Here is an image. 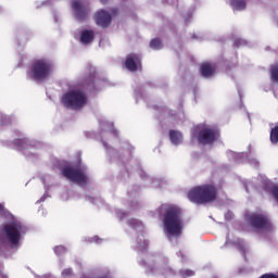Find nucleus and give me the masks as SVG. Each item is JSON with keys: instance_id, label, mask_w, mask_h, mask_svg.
<instances>
[{"instance_id": "cd10ccee", "label": "nucleus", "mask_w": 278, "mask_h": 278, "mask_svg": "<svg viewBox=\"0 0 278 278\" xmlns=\"http://www.w3.org/2000/svg\"><path fill=\"white\" fill-rule=\"evenodd\" d=\"M250 164H252L255 167L260 166V162L255 159L250 160Z\"/></svg>"}, {"instance_id": "39448f33", "label": "nucleus", "mask_w": 278, "mask_h": 278, "mask_svg": "<svg viewBox=\"0 0 278 278\" xmlns=\"http://www.w3.org/2000/svg\"><path fill=\"white\" fill-rule=\"evenodd\" d=\"M61 103L70 110H79L88 103V97L81 89H70L62 96Z\"/></svg>"}, {"instance_id": "aec40b11", "label": "nucleus", "mask_w": 278, "mask_h": 278, "mask_svg": "<svg viewBox=\"0 0 278 278\" xmlns=\"http://www.w3.org/2000/svg\"><path fill=\"white\" fill-rule=\"evenodd\" d=\"M178 275L181 278H190L194 277L195 273L192 269H181Z\"/></svg>"}, {"instance_id": "72a5a7b5", "label": "nucleus", "mask_w": 278, "mask_h": 278, "mask_svg": "<svg viewBox=\"0 0 278 278\" xmlns=\"http://www.w3.org/2000/svg\"><path fill=\"white\" fill-rule=\"evenodd\" d=\"M63 200L66 201V198L63 197Z\"/></svg>"}, {"instance_id": "2f4dec72", "label": "nucleus", "mask_w": 278, "mask_h": 278, "mask_svg": "<svg viewBox=\"0 0 278 278\" xmlns=\"http://www.w3.org/2000/svg\"><path fill=\"white\" fill-rule=\"evenodd\" d=\"M0 278H8V275H5L2 271H0Z\"/></svg>"}, {"instance_id": "393cba45", "label": "nucleus", "mask_w": 278, "mask_h": 278, "mask_svg": "<svg viewBox=\"0 0 278 278\" xmlns=\"http://www.w3.org/2000/svg\"><path fill=\"white\" fill-rule=\"evenodd\" d=\"M55 255H63V253H66V248L64 245H59L54 248Z\"/></svg>"}, {"instance_id": "ddd939ff", "label": "nucleus", "mask_w": 278, "mask_h": 278, "mask_svg": "<svg viewBox=\"0 0 278 278\" xmlns=\"http://www.w3.org/2000/svg\"><path fill=\"white\" fill-rule=\"evenodd\" d=\"M96 23L100 27H109L110 23H112V15L108 11L100 10L96 14Z\"/></svg>"}, {"instance_id": "a211bd4d", "label": "nucleus", "mask_w": 278, "mask_h": 278, "mask_svg": "<svg viewBox=\"0 0 278 278\" xmlns=\"http://www.w3.org/2000/svg\"><path fill=\"white\" fill-rule=\"evenodd\" d=\"M229 244H235L236 247H239L243 253L244 251H247V245H244V241H242V239H237L236 241H230L229 239H227L226 245L229 247Z\"/></svg>"}, {"instance_id": "f3484780", "label": "nucleus", "mask_w": 278, "mask_h": 278, "mask_svg": "<svg viewBox=\"0 0 278 278\" xmlns=\"http://www.w3.org/2000/svg\"><path fill=\"white\" fill-rule=\"evenodd\" d=\"M233 10L240 11L247 8V2L244 0H231L230 2Z\"/></svg>"}, {"instance_id": "c85d7f7f", "label": "nucleus", "mask_w": 278, "mask_h": 278, "mask_svg": "<svg viewBox=\"0 0 278 278\" xmlns=\"http://www.w3.org/2000/svg\"><path fill=\"white\" fill-rule=\"evenodd\" d=\"M273 194H274L275 199L278 201V187L273 189Z\"/></svg>"}, {"instance_id": "bb28decb", "label": "nucleus", "mask_w": 278, "mask_h": 278, "mask_svg": "<svg viewBox=\"0 0 278 278\" xmlns=\"http://www.w3.org/2000/svg\"><path fill=\"white\" fill-rule=\"evenodd\" d=\"M116 216H117V218H119L121 220H123V217H124V216H127V214H126L125 212H123V211H117V212H116Z\"/></svg>"}, {"instance_id": "b1692460", "label": "nucleus", "mask_w": 278, "mask_h": 278, "mask_svg": "<svg viewBox=\"0 0 278 278\" xmlns=\"http://www.w3.org/2000/svg\"><path fill=\"white\" fill-rule=\"evenodd\" d=\"M271 81H276L278 84V65L271 68Z\"/></svg>"}, {"instance_id": "0eeeda50", "label": "nucleus", "mask_w": 278, "mask_h": 278, "mask_svg": "<svg viewBox=\"0 0 278 278\" xmlns=\"http://www.w3.org/2000/svg\"><path fill=\"white\" fill-rule=\"evenodd\" d=\"M128 224L131 229L138 231V235L135 239V247L137 251H147V248L149 247V241L144 238V225H142V222L138 219H129Z\"/></svg>"}, {"instance_id": "9d476101", "label": "nucleus", "mask_w": 278, "mask_h": 278, "mask_svg": "<svg viewBox=\"0 0 278 278\" xmlns=\"http://www.w3.org/2000/svg\"><path fill=\"white\" fill-rule=\"evenodd\" d=\"M166 262H168L167 258H165L164 262L156 261V263L149 267L148 271H150L152 275H164V277L170 278L175 277V271L172 270L168 265H166Z\"/></svg>"}, {"instance_id": "473e14b6", "label": "nucleus", "mask_w": 278, "mask_h": 278, "mask_svg": "<svg viewBox=\"0 0 278 278\" xmlns=\"http://www.w3.org/2000/svg\"><path fill=\"white\" fill-rule=\"evenodd\" d=\"M102 3H105V1L101 0Z\"/></svg>"}, {"instance_id": "4be33fe9", "label": "nucleus", "mask_w": 278, "mask_h": 278, "mask_svg": "<svg viewBox=\"0 0 278 278\" xmlns=\"http://www.w3.org/2000/svg\"><path fill=\"white\" fill-rule=\"evenodd\" d=\"M244 153H236V152H228V157H233L236 162H242V159L244 157Z\"/></svg>"}, {"instance_id": "f257e3e1", "label": "nucleus", "mask_w": 278, "mask_h": 278, "mask_svg": "<svg viewBox=\"0 0 278 278\" xmlns=\"http://www.w3.org/2000/svg\"><path fill=\"white\" fill-rule=\"evenodd\" d=\"M0 216L8 220L0 226V255H3L8 249H18L21 247V240L27 233V227L11 215L3 207V204H0Z\"/></svg>"}, {"instance_id": "412c9836", "label": "nucleus", "mask_w": 278, "mask_h": 278, "mask_svg": "<svg viewBox=\"0 0 278 278\" xmlns=\"http://www.w3.org/2000/svg\"><path fill=\"white\" fill-rule=\"evenodd\" d=\"M151 49L160 50L162 49V41L159 38L152 39L150 42Z\"/></svg>"}, {"instance_id": "7ed1b4c3", "label": "nucleus", "mask_w": 278, "mask_h": 278, "mask_svg": "<svg viewBox=\"0 0 278 278\" xmlns=\"http://www.w3.org/2000/svg\"><path fill=\"white\" fill-rule=\"evenodd\" d=\"M53 73V62L49 59H39L31 63L28 77L35 81H43Z\"/></svg>"}, {"instance_id": "7c9ffc66", "label": "nucleus", "mask_w": 278, "mask_h": 278, "mask_svg": "<svg viewBox=\"0 0 278 278\" xmlns=\"http://www.w3.org/2000/svg\"><path fill=\"white\" fill-rule=\"evenodd\" d=\"M45 199H47V191H46V193L43 194V197L38 201V203H42V201H45Z\"/></svg>"}, {"instance_id": "6e6552de", "label": "nucleus", "mask_w": 278, "mask_h": 278, "mask_svg": "<svg viewBox=\"0 0 278 278\" xmlns=\"http://www.w3.org/2000/svg\"><path fill=\"white\" fill-rule=\"evenodd\" d=\"M247 219L251 223L254 229H263L264 231H270V229H273V224H270L268 217H266L265 215L252 213L250 215H247Z\"/></svg>"}, {"instance_id": "f03ea898", "label": "nucleus", "mask_w": 278, "mask_h": 278, "mask_svg": "<svg viewBox=\"0 0 278 278\" xmlns=\"http://www.w3.org/2000/svg\"><path fill=\"white\" fill-rule=\"evenodd\" d=\"M157 213L160 216H164L163 227L168 240L179 238L184 229L181 208L174 204H162L157 208Z\"/></svg>"}, {"instance_id": "6ab92c4d", "label": "nucleus", "mask_w": 278, "mask_h": 278, "mask_svg": "<svg viewBox=\"0 0 278 278\" xmlns=\"http://www.w3.org/2000/svg\"><path fill=\"white\" fill-rule=\"evenodd\" d=\"M16 149H18V151H23V149H31V146L27 143V139H20L16 141Z\"/></svg>"}, {"instance_id": "4468645a", "label": "nucleus", "mask_w": 278, "mask_h": 278, "mask_svg": "<svg viewBox=\"0 0 278 278\" xmlns=\"http://www.w3.org/2000/svg\"><path fill=\"white\" fill-rule=\"evenodd\" d=\"M216 73V67L210 63H204L201 65V75L203 77H212Z\"/></svg>"}, {"instance_id": "1a4fd4ad", "label": "nucleus", "mask_w": 278, "mask_h": 278, "mask_svg": "<svg viewBox=\"0 0 278 278\" xmlns=\"http://www.w3.org/2000/svg\"><path fill=\"white\" fill-rule=\"evenodd\" d=\"M63 175L66 177V179L73 181L74 184H78L79 186H84V184L88 181V176H86V173L73 167H65L63 169Z\"/></svg>"}, {"instance_id": "9b49d317", "label": "nucleus", "mask_w": 278, "mask_h": 278, "mask_svg": "<svg viewBox=\"0 0 278 278\" xmlns=\"http://www.w3.org/2000/svg\"><path fill=\"white\" fill-rule=\"evenodd\" d=\"M72 8H73L74 16L78 21H84V18L88 16V9H86V7L80 0H73Z\"/></svg>"}, {"instance_id": "20e7f679", "label": "nucleus", "mask_w": 278, "mask_h": 278, "mask_svg": "<svg viewBox=\"0 0 278 278\" xmlns=\"http://www.w3.org/2000/svg\"><path fill=\"white\" fill-rule=\"evenodd\" d=\"M187 197L191 203H212L216 201V189L210 185L195 187L188 192Z\"/></svg>"}, {"instance_id": "a878e982", "label": "nucleus", "mask_w": 278, "mask_h": 278, "mask_svg": "<svg viewBox=\"0 0 278 278\" xmlns=\"http://www.w3.org/2000/svg\"><path fill=\"white\" fill-rule=\"evenodd\" d=\"M73 275V269L67 268L62 271V277H71Z\"/></svg>"}, {"instance_id": "c756f323", "label": "nucleus", "mask_w": 278, "mask_h": 278, "mask_svg": "<svg viewBox=\"0 0 278 278\" xmlns=\"http://www.w3.org/2000/svg\"><path fill=\"white\" fill-rule=\"evenodd\" d=\"M99 240H101V239H99V237H93L92 238V242H97L98 244L101 243V241H99Z\"/></svg>"}, {"instance_id": "2eb2a0df", "label": "nucleus", "mask_w": 278, "mask_h": 278, "mask_svg": "<svg viewBox=\"0 0 278 278\" xmlns=\"http://www.w3.org/2000/svg\"><path fill=\"white\" fill-rule=\"evenodd\" d=\"M169 140L172 144H181L184 142V135L179 130H170L169 131Z\"/></svg>"}, {"instance_id": "f8f14e48", "label": "nucleus", "mask_w": 278, "mask_h": 278, "mask_svg": "<svg viewBox=\"0 0 278 278\" xmlns=\"http://www.w3.org/2000/svg\"><path fill=\"white\" fill-rule=\"evenodd\" d=\"M126 68L130 71V73H136V71H140L142 68V63L140 62V56L138 54H129L126 58Z\"/></svg>"}, {"instance_id": "f704fd0d", "label": "nucleus", "mask_w": 278, "mask_h": 278, "mask_svg": "<svg viewBox=\"0 0 278 278\" xmlns=\"http://www.w3.org/2000/svg\"><path fill=\"white\" fill-rule=\"evenodd\" d=\"M132 210H136V206H132Z\"/></svg>"}, {"instance_id": "c9c22d12", "label": "nucleus", "mask_w": 278, "mask_h": 278, "mask_svg": "<svg viewBox=\"0 0 278 278\" xmlns=\"http://www.w3.org/2000/svg\"><path fill=\"white\" fill-rule=\"evenodd\" d=\"M45 278H47V276H43Z\"/></svg>"}, {"instance_id": "423d86ee", "label": "nucleus", "mask_w": 278, "mask_h": 278, "mask_svg": "<svg viewBox=\"0 0 278 278\" xmlns=\"http://www.w3.org/2000/svg\"><path fill=\"white\" fill-rule=\"evenodd\" d=\"M218 137V131L207 125H199L194 132L193 138H197L198 142L201 144H210L216 140Z\"/></svg>"}, {"instance_id": "dca6fc26", "label": "nucleus", "mask_w": 278, "mask_h": 278, "mask_svg": "<svg viewBox=\"0 0 278 278\" xmlns=\"http://www.w3.org/2000/svg\"><path fill=\"white\" fill-rule=\"evenodd\" d=\"M94 40V31L92 30H84L80 34V42L81 45H90Z\"/></svg>"}, {"instance_id": "5701e85b", "label": "nucleus", "mask_w": 278, "mask_h": 278, "mask_svg": "<svg viewBox=\"0 0 278 278\" xmlns=\"http://www.w3.org/2000/svg\"><path fill=\"white\" fill-rule=\"evenodd\" d=\"M270 141L273 144H277L278 142V126L271 129L270 131Z\"/></svg>"}]
</instances>
